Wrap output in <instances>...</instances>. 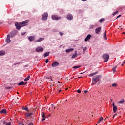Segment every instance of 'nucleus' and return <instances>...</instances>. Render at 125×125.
Returning a JSON list of instances; mask_svg holds the SVG:
<instances>
[{"label":"nucleus","instance_id":"f257e3e1","mask_svg":"<svg viewBox=\"0 0 125 125\" xmlns=\"http://www.w3.org/2000/svg\"><path fill=\"white\" fill-rule=\"evenodd\" d=\"M29 21L28 20H26L22 22L17 23H16L15 26L17 30H20V28H21V27H25V26H27V24H28V23H29Z\"/></svg>","mask_w":125,"mask_h":125},{"label":"nucleus","instance_id":"f03ea898","mask_svg":"<svg viewBox=\"0 0 125 125\" xmlns=\"http://www.w3.org/2000/svg\"><path fill=\"white\" fill-rule=\"evenodd\" d=\"M109 54H104L103 55V58L104 60V62H107L109 60Z\"/></svg>","mask_w":125,"mask_h":125},{"label":"nucleus","instance_id":"7ed1b4c3","mask_svg":"<svg viewBox=\"0 0 125 125\" xmlns=\"http://www.w3.org/2000/svg\"><path fill=\"white\" fill-rule=\"evenodd\" d=\"M100 80V75H97L93 77V81H94L95 82H98Z\"/></svg>","mask_w":125,"mask_h":125},{"label":"nucleus","instance_id":"20e7f679","mask_svg":"<svg viewBox=\"0 0 125 125\" xmlns=\"http://www.w3.org/2000/svg\"><path fill=\"white\" fill-rule=\"evenodd\" d=\"M52 19H53V20H59L61 19V17H58V16L56 15H53L52 16Z\"/></svg>","mask_w":125,"mask_h":125},{"label":"nucleus","instance_id":"39448f33","mask_svg":"<svg viewBox=\"0 0 125 125\" xmlns=\"http://www.w3.org/2000/svg\"><path fill=\"white\" fill-rule=\"evenodd\" d=\"M48 16V14L47 13H44L42 17V20H46Z\"/></svg>","mask_w":125,"mask_h":125},{"label":"nucleus","instance_id":"423d86ee","mask_svg":"<svg viewBox=\"0 0 125 125\" xmlns=\"http://www.w3.org/2000/svg\"><path fill=\"white\" fill-rule=\"evenodd\" d=\"M36 51L37 52H42L43 51V48L40 46V47H37L36 48Z\"/></svg>","mask_w":125,"mask_h":125},{"label":"nucleus","instance_id":"0eeeda50","mask_svg":"<svg viewBox=\"0 0 125 125\" xmlns=\"http://www.w3.org/2000/svg\"><path fill=\"white\" fill-rule=\"evenodd\" d=\"M58 65H59V63L58 62H54L52 64V67H53V68H54L55 67H57Z\"/></svg>","mask_w":125,"mask_h":125},{"label":"nucleus","instance_id":"6e6552de","mask_svg":"<svg viewBox=\"0 0 125 125\" xmlns=\"http://www.w3.org/2000/svg\"><path fill=\"white\" fill-rule=\"evenodd\" d=\"M11 42V41L10 40V35L8 34L6 39V42H7V43H9V42Z\"/></svg>","mask_w":125,"mask_h":125},{"label":"nucleus","instance_id":"1a4fd4ad","mask_svg":"<svg viewBox=\"0 0 125 125\" xmlns=\"http://www.w3.org/2000/svg\"><path fill=\"white\" fill-rule=\"evenodd\" d=\"M73 18L74 17L71 14H68L67 16V19L68 20H72Z\"/></svg>","mask_w":125,"mask_h":125},{"label":"nucleus","instance_id":"9d476101","mask_svg":"<svg viewBox=\"0 0 125 125\" xmlns=\"http://www.w3.org/2000/svg\"><path fill=\"white\" fill-rule=\"evenodd\" d=\"M101 31V27H99L95 29V33L96 34H99Z\"/></svg>","mask_w":125,"mask_h":125},{"label":"nucleus","instance_id":"9b49d317","mask_svg":"<svg viewBox=\"0 0 125 125\" xmlns=\"http://www.w3.org/2000/svg\"><path fill=\"white\" fill-rule=\"evenodd\" d=\"M16 35V31H12L10 33V36L11 38H12V37H14V36Z\"/></svg>","mask_w":125,"mask_h":125},{"label":"nucleus","instance_id":"f8f14e48","mask_svg":"<svg viewBox=\"0 0 125 125\" xmlns=\"http://www.w3.org/2000/svg\"><path fill=\"white\" fill-rule=\"evenodd\" d=\"M90 38H91V35L90 34H88L84 39L85 42H87V41L90 40Z\"/></svg>","mask_w":125,"mask_h":125},{"label":"nucleus","instance_id":"ddd939ff","mask_svg":"<svg viewBox=\"0 0 125 125\" xmlns=\"http://www.w3.org/2000/svg\"><path fill=\"white\" fill-rule=\"evenodd\" d=\"M28 40L30 41V42H33L35 40V36H29L28 37Z\"/></svg>","mask_w":125,"mask_h":125},{"label":"nucleus","instance_id":"4468645a","mask_svg":"<svg viewBox=\"0 0 125 125\" xmlns=\"http://www.w3.org/2000/svg\"><path fill=\"white\" fill-rule=\"evenodd\" d=\"M104 40L107 41V31H105L104 33Z\"/></svg>","mask_w":125,"mask_h":125},{"label":"nucleus","instance_id":"2eb2a0df","mask_svg":"<svg viewBox=\"0 0 125 125\" xmlns=\"http://www.w3.org/2000/svg\"><path fill=\"white\" fill-rule=\"evenodd\" d=\"M44 40V38H40L39 39L35 41V42H42V41H43Z\"/></svg>","mask_w":125,"mask_h":125},{"label":"nucleus","instance_id":"dca6fc26","mask_svg":"<svg viewBox=\"0 0 125 125\" xmlns=\"http://www.w3.org/2000/svg\"><path fill=\"white\" fill-rule=\"evenodd\" d=\"M125 102V99H122L121 101H119L117 102V104H123Z\"/></svg>","mask_w":125,"mask_h":125},{"label":"nucleus","instance_id":"f3484780","mask_svg":"<svg viewBox=\"0 0 125 125\" xmlns=\"http://www.w3.org/2000/svg\"><path fill=\"white\" fill-rule=\"evenodd\" d=\"M97 74H98V71L90 74L89 76V77H93V76H94V75H97Z\"/></svg>","mask_w":125,"mask_h":125},{"label":"nucleus","instance_id":"a211bd4d","mask_svg":"<svg viewBox=\"0 0 125 125\" xmlns=\"http://www.w3.org/2000/svg\"><path fill=\"white\" fill-rule=\"evenodd\" d=\"M97 74H98V71L90 74L89 76V77H93V76H94V75H97Z\"/></svg>","mask_w":125,"mask_h":125},{"label":"nucleus","instance_id":"6ab92c4d","mask_svg":"<svg viewBox=\"0 0 125 125\" xmlns=\"http://www.w3.org/2000/svg\"><path fill=\"white\" fill-rule=\"evenodd\" d=\"M74 50V48H69V49H67L65 50V52L66 53H68V52H71V51H73Z\"/></svg>","mask_w":125,"mask_h":125},{"label":"nucleus","instance_id":"aec40b11","mask_svg":"<svg viewBox=\"0 0 125 125\" xmlns=\"http://www.w3.org/2000/svg\"><path fill=\"white\" fill-rule=\"evenodd\" d=\"M112 106H113V110H118V108H117V106H116V105H115V103L114 102H113Z\"/></svg>","mask_w":125,"mask_h":125},{"label":"nucleus","instance_id":"412c9836","mask_svg":"<svg viewBox=\"0 0 125 125\" xmlns=\"http://www.w3.org/2000/svg\"><path fill=\"white\" fill-rule=\"evenodd\" d=\"M78 56V53H77V51H76L75 54H73L72 56V58H76Z\"/></svg>","mask_w":125,"mask_h":125},{"label":"nucleus","instance_id":"4be33fe9","mask_svg":"<svg viewBox=\"0 0 125 125\" xmlns=\"http://www.w3.org/2000/svg\"><path fill=\"white\" fill-rule=\"evenodd\" d=\"M5 54V51H0V56H2Z\"/></svg>","mask_w":125,"mask_h":125},{"label":"nucleus","instance_id":"5701e85b","mask_svg":"<svg viewBox=\"0 0 125 125\" xmlns=\"http://www.w3.org/2000/svg\"><path fill=\"white\" fill-rule=\"evenodd\" d=\"M25 83H24V81H21L19 82L18 83V85H25Z\"/></svg>","mask_w":125,"mask_h":125},{"label":"nucleus","instance_id":"b1692460","mask_svg":"<svg viewBox=\"0 0 125 125\" xmlns=\"http://www.w3.org/2000/svg\"><path fill=\"white\" fill-rule=\"evenodd\" d=\"M33 113H26V116L27 117V118H29V117H31V116H32Z\"/></svg>","mask_w":125,"mask_h":125},{"label":"nucleus","instance_id":"393cba45","mask_svg":"<svg viewBox=\"0 0 125 125\" xmlns=\"http://www.w3.org/2000/svg\"><path fill=\"white\" fill-rule=\"evenodd\" d=\"M0 114H6V110H2L0 112Z\"/></svg>","mask_w":125,"mask_h":125},{"label":"nucleus","instance_id":"a878e982","mask_svg":"<svg viewBox=\"0 0 125 125\" xmlns=\"http://www.w3.org/2000/svg\"><path fill=\"white\" fill-rule=\"evenodd\" d=\"M79 68H81V65H77L73 67V69H79Z\"/></svg>","mask_w":125,"mask_h":125},{"label":"nucleus","instance_id":"bb28decb","mask_svg":"<svg viewBox=\"0 0 125 125\" xmlns=\"http://www.w3.org/2000/svg\"><path fill=\"white\" fill-rule=\"evenodd\" d=\"M49 52H45L44 54V57H46V56H48V55H49Z\"/></svg>","mask_w":125,"mask_h":125},{"label":"nucleus","instance_id":"cd10ccee","mask_svg":"<svg viewBox=\"0 0 125 125\" xmlns=\"http://www.w3.org/2000/svg\"><path fill=\"white\" fill-rule=\"evenodd\" d=\"M104 20L105 19L104 18H102L99 21V22L100 23H102V22H103V21H104Z\"/></svg>","mask_w":125,"mask_h":125},{"label":"nucleus","instance_id":"c85d7f7f","mask_svg":"<svg viewBox=\"0 0 125 125\" xmlns=\"http://www.w3.org/2000/svg\"><path fill=\"white\" fill-rule=\"evenodd\" d=\"M101 121H103V117H101L100 119L98 121L97 124H99Z\"/></svg>","mask_w":125,"mask_h":125},{"label":"nucleus","instance_id":"c756f323","mask_svg":"<svg viewBox=\"0 0 125 125\" xmlns=\"http://www.w3.org/2000/svg\"><path fill=\"white\" fill-rule=\"evenodd\" d=\"M30 76H28L27 78L24 79L25 82H26V81H29V80H30Z\"/></svg>","mask_w":125,"mask_h":125},{"label":"nucleus","instance_id":"7c9ffc66","mask_svg":"<svg viewBox=\"0 0 125 125\" xmlns=\"http://www.w3.org/2000/svg\"><path fill=\"white\" fill-rule=\"evenodd\" d=\"M117 68V66H115V67H113L112 68V71L114 73L116 72V68Z\"/></svg>","mask_w":125,"mask_h":125},{"label":"nucleus","instance_id":"2f4dec72","mask_svg":"<svg viewBox=\"0 0 125 125\" xmlns=\"http://www.w3.org/2000/svg\"><path fill=\"white\" fill-rule=\"evenodd\" d=\"M96 83H97V82L93 80L92 85H94V84H96Z\"/></svg>","mask_w":125,"mask_h":125},{"label":"nucleus","instance_id":"473e14b6","mask_svg":"<svg viewBox=\"0 0 125 125\" xmlns=\"http://www.w3.org/2000/svg\"><path fill=\"white\" fill-rule=\"evenodd\" d=\"M112 87H116L117 86V83H114L112 84Z\"/></svg>","mask_w":125,"mask_h":125},{"label":"nucleus","instance_id":"72a5a7b5","mask_svg":"<svg viewBox=\"0 0 125 125\" xmlns=\"http://www.w3.org/2000/svg\"><path fill=\"white\" fill-rule=\"evenodd\" d=\"M22 110H29V109L28 108V107L27 106H25V107H22Z\"/></svg>","mask_w":125,"mask_h":125},{"label":"nucleus","instance_id":"f704fd0d","mask_svg":"<svg viewBox=\"0 0 125 125\" xmlns=\"http://www.w3.org/2000/svg\"><path fill=\"white\" fill-rule=\"evenodd\" d=\"M42 118H43L44 119H45V115H44V113L42 112Z\"/></svg>","mask_w":125,"mask_h":125},{"label":"nucleus","instance_id":"c9c22d12","mask_svg":"<svg viewBox=\"0 0 125 125\" xmlns=\"http://www.w3.org/2000/svg\"><path fill=\"white\" fill-rule=\"evenodd\" d=\"M118 11H116V12H115L114 13H113V15H114V16H115V15H116V14L118 13Z\"/></svg>","mask_w":125,"mask_h":125},{"label":"nucleus","instance_id":"e433bc0d","mask_svg":"<svg viewBox=\"0 0 125 125\" xmlns=\"http://www.w3.org/2000/svg\"><path fill=\"white\" fill-rule=\"evenodd\" d=\"M94 28V25H91L90 26V29H93Z\"/></svg>","mask_w":125,"mask_h":125},{"label":"nucleus","instance_id":"4c0bfd02","mask_svg":"<svg viewBox=\"0 0 125 125\" xmlns=\"http://www.w3.org/2000/svg\"><path fill=\"white\" fill-rule=\"evenodd\" d=\"M59 34H60V36H63V35H64V33H63L61 32H60Z\"/></svg>","mask_w":125,"mask_h":125},{"label":"nucleus","instance_id":"58836bf2","mask_svg":"<svg viewBox=\"0 0 125 125\" xmlns=\"http://www.w3.org/2000/svg\"><path fill=\"white\" fill-rule=\"evenodd\" d=\"M19 125H24V124H23V123H22V122H19Z\"/></svg>","mask_w":125,"mask_h":125},{"label":"nucleus","instance_id":"ea45409f","mask_svg":"<svg viewBox=\"0 0 125 125\" xmlns=\"http://www.w3.org/2000/svg\"><path fill=\"white\" fill-rule=\"evenodd\" d=\"M77 92H78V93H81V92H82V91H81L80 90H77Z\"/></svg>","mask_w":125,"mask_h":125},{"label":"nucleus","instance_id":"a19ab883","mask_svg":"<svg viewBox=\"0 0 125 125\" xmlns=\"http://www.w3.org/2000/svg\"><path fill=\"white\" fill-rule=\"evenodd\" d=\"M86 49H87V48L86 47L83 48V51H85V50H86Z\"/></svg>","mask_w":125,"mask_h":125},{"label":"nucleus","instance_id":"79ce46f5","mask_svg":"<svg viewBox=\"0 0 125 125\" xmlns=\"http://www.w3.org/2000/svg\"><path fill=\"white\" fill-rule=\"evenodd\" d=\"M47 63H48V59H47L45 61V63L47 64Z\"/></svg>","mask_w":125,"mask_h":125},{"label":"nucleus","instance_id":"37998d69","mask_svg":"<svg viewBox=\"0 0 125 125\" xmlns=\"http://www.w3.org/2000/svg\"><path fill=\"white\" fill-rule=\"evenodd\" d=\"M121 16H122V15H119L117 17L116 19H118V18H120V17H121Z\"/></svg>","mask_w":125,"mask_h":125},{"label":"nucleus","instance_id":"c03bdc74","mask_svg":"<svg viewBox=\"0 0 125 125\" xmlns=\"http://www.w3.org/2000/svg\"><path fill=\"white\" fill-rule=\"evenodd\" d=\"M46 79H52V77H51V76H49V77H46Z\"/></svg>","mask_w":125,"mask_h":125},{"label":"nucleus","instance_id":"a18cd8bd","mask_svg":"<svg viewBox=\"0 0 125 125\" xmlns=\"http://www.w3.org/2000/svg\"><path fill=\"white\" fill-rule=\"evenodd\" d=\"M5 125H11V123L9 122L8 124H6Z\"/></svg>","mask_w":125,"mask_h":125},{"label":"nucleus","instance_id":"49530a36","mask_svg":"<svg viewBox=\"0 0 125 125\" xmlns=\"http://www.w3.org/2000/svg\"><path fill=\"white\" fill-rule=\"evenodd\" d=\"M26 34V32H23L21 33L22 36H24V35Z\"/></svg>","mask_w":125,"mask_h":125},{"label":"nucleus","instance_id":"de8ad7c7","mask_svg":"<svg viewBox=\"0 0 125 125\" xmlns=\"http://www.w3.org/2000/svg\"><path fill=\"white\" fill-rule=\"evenodd\" d=\"M6 89H10V88H11V87H7Z\"/></svg>","mask_w":125,"mask_h":125},{"label":"nucleus","instance_id":"09e8293b","mask_svg":"<svg viewBox=\"0 0 125 125\" xmlns=\"http://www.w3.org/2000/svg\"><path fill=\"white\" fill-rule=\"evenodd\" d=\"M84 93H87V92H88V91H87V90H84Z\"/></svg>","mask_w":125,"mask_h":125},{"label":"nucleus","instance_id":"8fccbe9b","mask_svg":"<svg viewBox=\"0 0 125 125\" xmlns=\"http://www.w3.org/2000/svg\"><path fill=\"white\" fill-rule=\"evenodd\" d=\"M34 124H33V123H30L28 125H33Z\"/></svg>","mask_w":125,"mask_h":125},{"label":"nucleus","instance_id":"3c124183","mask_svg":"<svg viewBox=\"0 0 125 125\" xmlns=\"http://www.w3.org/2000/svg\"><path fill=\"white\" fill-rule=\"evenodd\" d=\"M43 121H45V118H43L42 120V122H43Z\"/></svg>","mask_w":125,"mask_h":125},{"label":"nucleus","instance_id":"603ef678","mask_svg":"<svg viewBox=\"0 0 125 125\" xmlns=\"http://www.w3.org/2000/svg\"><path fill=\"white\" fill-rule=\"evenodd\" d=\"M116 116H118L117 114H114L113 117H116Z\"/></svg>","mask_w":125,"mask_h":125},{"label":"nucleus","instance_id":"864d4df0","mask_svg":"<svg viewBox=\"0 0 125 125\" xmlns=\"http://www.w3.org/2000/svg\"><path fill=\"white\" fill-rule=\"evenodd\" d=\"M113 112L114 113H116V112H117V110H113Z\"/></svg>","mask_w":125,"mask_h":125},{"label":"nucleus","instance_id":"5fc2aeb1","mask_svg":"<svg viewBox=\"0 0 125 125\" xmlns=\"http://www.w3.org/2000/svg\"><path fill=\"white\" fill-rule=\"evenodd\" d=\"M82 0V1H86V0Z\"/></svg>","mask_w":125,"mask_h":125},{"label":"nucleus","instance_id":"6e6d98bb","mask_svg":"<svg viewBox=\"0 0 125 125\" xmlns=\"http://www.w3.org/2000/svg\"><path fill=\"white\" fill-rule=\"evenodd\" d=\"M119 29H120V30H123V28H121V26H119V28H118Z\"/></svg>","mask_w":125,"mask_h":125},{"label":"nucleus","instance_id":"4d7b16f0","mask_svg":"<svg viewBox=\"0 0 125 125\" xmlns=\"http://www.w3.org/2000/svg\"><path fill=\"white\" fill-rule=\"evenodd\" d=\"M81 49H83V46H81Z\"/></svg>","mask_w":125,"mask_h":125},{"label":"nucleus","instance_id":"13d9d810","mask_svg":"<svg viewBox=\"0 0 125 125\" xmlns=\"http://www.w3.org/2000/svg\"><path fill=\"white\" fill-rule=\"evenodd\" d=\"M83 73H80V75H83Z\"/></svg>","mask_w":125,"mask_h":125},{"label":"nucleus","instance_id":"bf43d9fd","mask_svg":"<svg viewBox=\"0 0 125 125\" xmlns=\"http://www.w3.org/2000/svg\"><path fill=\"white\" fill-rule=\"evenodd\" d=\"M61 91H62V90H60L59 91V92H61Z\"/></svg>","mask_w":125,"mask_h":125},{"label":"nucleus","instance_id":"052dcab7","mask_svg":"<svg viewBox=\"0 0 125 125\" xmlns=\"http://www.w3.org/2000/svg\"><path fill=\"white\" fill-rule=\"evenodd\" d=\"M110 101H113V99H111Z\"/></svg>","mask_w":125,"mask_h":125},{"label":"nucleus","instance_id":"680f3d73","mask_svg":"<svg viewBox=\"0 0 125 125\" xmlns=\"http://www.w3.org/2000/svg\"><path fill=\"white\" fill-rule=\"evenodd\" d=\"M83 53H85V51H83Z\"/></svg>","mask_w":125,"mask_h":125},{"label":"nucleus","instance_id":"e2e57ef3","mask_svg":"<svg viewBox=\"0 0 125 125\" xmlns=\"http://www.w3.org/2000/svg\"><path fill=\"white\" fill-rule=\"evenodd\" d=\"M111 117V116H110L109 117H107V118H106V119H108V118H110Z\"/></svg>","mask_w":125,"mask_h":125},{"label":"nucleus","instance_id":"0e129e2a","mask_svg":"<svg viewBox=\"0 0 125 125\" xmlns=\"http://www.w3.org/2000/svg\"><path fill=\"white\" fill-rule=\"evenodd\" d=\"M121 66H124V63H122V64H121Z\"/></svg>","mask_w":125,"mask_h":125},{"label":"nucleus","instance_id":"69168bd1","mask_svg":"<svg viewBox=\"0 0 125 125\" xmlns=\"http://www.w3.org/2000/svg\"><path fill=\"white\" fill-rule=\"evenodd\" d=\"M124 63L125 64V61H124Z\"/></svg>","mask_w":125,"mask_h":125},{"label":"nucleus","instance_id":"338daca9","mask_svg":"<svg viewBox=\"0 0 125 125\" xmlns=\"http://www.w3.org/2000/svg\"><path fill=\"white\" fill-rule=\"evenodd\" d=\"M52 107H53V104H51Z\"/></svg>","mask_w":125,"mask_h":125},{"label":"nucleus","instance_id":"774afa93","mask_svg":"<svg viewBox=\"0 0 125 125\" xmlns=\"http://www.w3.org/2000/svg\"><path fill=\"white\" fill-rule=\"evenodd\" d=\"M123 34H125V32H123Z\"/></svg>","mask_w":125,"mask_h":125}]
</instances>
